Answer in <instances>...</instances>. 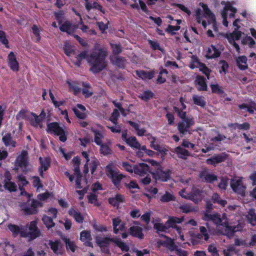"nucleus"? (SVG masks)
Returning a JSON list of instances; mask_svg holds the SVG:
<instances>
[{
    "label": "nucleus",
    "mask_w": 256,
    "mask_h": 256,
    "mask_svg": "<svg viewBox=\"0 0 256 256\" xmlns=\"http://www.w3.org/2000/svg\"><path fill=\"white\" fill-rule=\"evenodd\" d=\"M106 50L104 48H98L93 50L90 56H88V52L84 50L78 54L76 58L81 60L86 58L90 66V71L96 74L106 68Z\"/></svg>",
    "instance_id": "obj_1"
},
{
    "label": "nucleus",
    "mask_w": 256,
    "mask_h": 256,
    "mask_svg": "<svg viewBox=\"0 0 256 256\" xmlns=\"http://www.w3.org/2000/svg\"><path fill=\"white\" fill-rule=\"evenodd\" d=\"M105 172L107 176L110 180L114 186L120 190L122 188L121 183H124L127 176L122 173L112 162L106 166Z\"/></svg>",
    "instance_id": "obj_2"
},
{
    "label": "nucleus",
    "mask_w": 256,
    "mask_h": 256,
    "mask_svg": "<svg viewBox=\"0 0 256 256\" xmlns=\"http://www.w3.org/2000/svg\"><path fill=\"white\" fill-rule=\"evenodd\" d=\"M41 234L40 230L38 227L36 220L30 222L29 225L24 226V232H22V238H28L30 240H32L38 238Z\"/></svg>",
    "instance_id": "obj_3"
},
{
    "label": "nucleus",
    "mask_w": 256,
    "mask_h": 256,
    "mask_svg": "<svg viewBox=\"0 0 256 256\" xmlns=\"http://www.w3.org/2000/svg\"><path fill=\"white\" fill-rule=\"evenodd\" d=\"M194 124L193 118H187L180 122L178 124V130L180 134L184 135L188 132L190 134L189 128Z\"/></svg>",
    "instance_id": "obj_4"
},
{
    "label": "nucleus",
    "mask_w": 256,
    "mask_h": 256,
    "mask_svg": "<svg viewBox=\"0 0 256 256\" xmlns=\"http://www.w3.org/2000/svg\"><path fill=\"white\" fill-rule=\"evenodd\" d=\"M172 170L170 169H166L164 170L162 169H158L156 172H152V177L156 180H159L161 182H166L171 178Z\"/></svg>",
    "instance_id": "obj_5"
},
{
    "label": "nucleus",
    "mask_w": 256,
    "mask_h": 256,
    "mask_svg": "<svg viewBox=\"0 0 256 256\" xmlns=\"http://www.w3.org/2000/svg\"><path fill=\"white\" fill-rule=\"evenodd\" d=\"M148 139L150 142V147L158 152L162 156H164L168 153V150L160 144L156 143V138L153 136L151 134H148L147 135Z\"/></svg>",
    "instance_id": "obj_6"
},
{
    "label": "nucleus",
    "mask_w": 256,
    "mask_h": 256,
    "mask_svg": "<svg viewBox=\"0 0 256 256\" xmlns=\"http://www.w3.org/2000/svg\"><path fill=\"white\" fill-rule=\"evenodd\" d=\"M229 156L226 152H221L214 154L206 160L207 164L216 166V164L225 162Z\"/></svg>",
    "instance_id": "obj_7"
},
{
    "label": "nucleus",
    "mask_w": 256,
    "mask_h": 256,
    "mask_svg": "<svg viewBox=\"0 0 256 256\" xmlns=\"http://www.w3.org/2000/svg\"><path fill=\"white\" fill-rule=\"evenodd\" d=\"M183 220L184 218L182 217L178 218L176 216H170L166 222V224L168 229L171 228H175L177 232L180 234L182 230V228L180 226H178L176 224H180L183 222Z\"/></svg>",
    "instance_id": "obj_8"
},
{
    "label": "nucleus",
    "mask_w": 256,
    "mask_h": 256,
    "mask_svg": "<svg viewBox=\"0 0 256 256\" xmlns=\"http://www.w3.org/2000/svg\"><path fill=\"white\" fill-rule=\"evenodd\" d=\"M46 132L48 134L59 135L64 132V130L57 122H50L48 124Z\"/></svg>",
    "instance_id": "obj_9"
},
{
    "label": "nucleus",
    "mask_w": 256,
    "mask_h": 256,
    "mask_svg": "<svg viewBox=\"0 0 256 256\" xmlns=\"http://www.w3.org/2000/svg\"><path fill=\"white\" fill-rule=\"evenodd\" d=\"M38 160L40 165L38 170L39 174L41 177L44 178V172L46 171L50 167L51 163L50 158L48 157L44 158L40 157Z\"/></svg>",
    "instance_id": "obj_10"
},
{
    "label": "nucleus",
    "mask_w": 256,
    "mask_h": 256,
    "mask_svg": "<svg viewBox=\"0 0 256 256\" xmlns=\"http://www.w3.org/2000/svg\"><path fill=\"white\" fill-rule=\"evenodd\" d=\"M8 64L11 70L17 72L19 70V64L16 56L13 52H10L8 56Z\"/></svg>",
    "instance_id": "obj_11"
},
{
    "label": "nucleus",
    "mask_w": 256,
    "mask_h": 256,
    "mask_svg": "<svg viewBox=\"0 0 256 256\" xmlns=\"http://www.w3.org/2000/svg\"><path fill=\"white\" fill-rule=\"evenodd\" d=\"M116 238H110L108 237H101L97 236L95 240L96 242L101 250L104 249V247H109L110 242L114 243Z\"/></svg>",
    "instance_id": "obj_12"
},
{
    "label": "nucleus",
    "mask_w": 256,
    "mask_h": 256,
    "mask_svg": "<svg viewBox=\"0 0 256 256\" xmlns=\"http://www.w3.org/2000/svg\"><path fill=\"white\" fill-rule=\"evenodd\" d=\"M16 163L20 168H26L28 164V156L26 150H23L16 158Z\"/></svg>",
    "instance_id": "obj_13"
},
{
    "label": "nucleus",
    "mask_w": 256,
    "mask_h": 256,
    "mask_svg": "<svg viewBox=\"0 0 256 256\" xmlns=\"http://www.w3.org/2000/svg\"><path fill=\"white\" fill-rule=\"evenodd\" d=\"M2 142L7 147L16 148L17 146L16 140L13 139L12 134L10 132H6L5 134H2Z\"/></svg>",
    "instance_id": "obj_14"
},
{
    "label": "nucleus",
    "mask_w": 256,
    "mask_h": 256,
    "mask_svg": "<svg viewBox=\"0 0 256 256\" xmlns=\"http://www.w3.org/2000/svg\"><path fill=\"white\" fill-rule=\"evenodd\" d=\"M220 54L221 52L215 46L211 44L206 50V57L207 59H212L219 57Z\"/></svg>",
    "instance_id": "obj_15"
},
{
    "label": "nucleus",
    "mask_w": 256,
    "mask_h": 256,
    "mask_svg": "<svg viewBox=\"0 0 256 256\" xmlns=\"http://www.w3.org/2000/svg\"><path fill=\"white\" fill-rule=\"evenodd\" d=\"M77 28L76 26H72L71 22L66 20L64 23L61 24L60 26V30L61 32H66L68 34L72 35Z\"/></svg>",
    "instance_id": "obj_16"
},
{
    "label": "nucleus",
    "mask_w": 256,
    "mask_h": 256,
    "mask_svg": "<svg viewBox=\"0 0 256 256\" xmlns=\"http://www.w3.org/2000/svg\"><path fill=\"white\" fill-rule=\"evenodd\" d=\"M150 166L144 163H140L138 165H134V172L136 174L142 176L148 174L149 172Z\"/></svg>",
    "instance_id": "obj_17"
},
{
    "label": "nucleus",
    "mask_w": 256,
    "mask_h": 256,
    "mask_svg": "<svg viewBox=\"0 0 256 256\" xmlns=\"http://www.w3.org/2000/svg\"><path fill=\"white\" fill-rule=\"evenodd\" d=\"M112 63L120 68L124 69L126 67V58L124 57L115 56L110 58Z\"/></svg>",
    "instance_id": "obj_18"
},
{
    "label": "nucleus",
    "mask_w": 256,
    "mask_h": 256,
    "mask_svg": "<svg viewBox=\"0 0 256 256\" xmlns=\"http://www.w3.org/2000/svg\"><path fill=\"white\" fill-rule=\"evenodd\" d=\"M114 232L117 234L119 230L122 231L125 229V224L118 217L112 219Z\"/></svg>",
    "instance_id": "obj_19"
},
{
    "label": "nucleus",
    "mask_w": 256,
    "mask_h": 256,
    "mask_svg": "<svg viewBox=\"0 0 256 256\" xmlns=\"http://www.w3.org/2000/svg\"><path fill=\"white\" fill-rule=\"evenodd\" d=\"M190 200L194 202L195 204H198L200 202L203 198L202 191L198 188H193L190 192Z\"/></svg>",
    "instance_id": "obj_20"
},
{
    "label": "nucleus",
    "mask_w": 256,
    "mask_h": 256,
    "mask_svg": "<svg viewBox=\"0 0 256 256\" xmlns=\"http://www.w3.org/2000/svg\"><path fill=\"white\" fill-rule=\"evenodd\" d=\"M129 232L130 235L140 239H143L144 238L142 230L140 227L132 226L129 228Z\"/></svg>",
    "instance_id": "obj_21"
},
{
    "label": "nucleus",
    "mask_w": 256,
    "mask_h": 256,
    "mask_svg": "<svg viewBox=\"0 0 256 256\" xmlns=\"http://www.w3.org/2000/svg\"><path fill=\"white\" fill-rule=\"evenodd\" d=\"M248 58L244 56H239L236 59V66L241 70H244L248 68L247 64Z\"/></svg>",
    "instance_id": "obj_22"
},
{
    "label": "nucleus",
    "mask_w": 256,
    "mask_h": 256,
    "mask_svg": "<svg viewBox=\"0 0 256 256\" xmlns=\"http://www.w3.org/2000/svg\"><path fill=\"white\" fill-rule=\"evenodd\" d=\"M8 230L12 232V236L16 237L18 234L22 237V232H24V226L20 228L19 226L14 224H9L8 226Z\"/></svg>",
    "instance_id": "obj_23"
},
{
    "label": "nucleus",
    "mask_w": 256,
    "mask_h": 256,
    "mask_svg": "<svg viewBox=\"0 0 256 256\" xmlns=\"http://www.w3.org/2000/svg\"><path fill=\"white\" fill-rule=\"evenodd\" d=\"M82 85L83 88L82 90V93L85 98H89L92 96L94 92L92 90V88L90 84L86 82H82Z\"/></svg>",
    "instance_id": "obj_24"
},
{
    "label": "nucleus",
    "mask_w": 256,
    "mask_h": 256,
    "mask_svg": "<svg viewBox=\"0 0 256 256\" xmlns=\"http://www.w3.org/2000/svg\"><path fill=\"white\" fill-rule=\"evenodd\" d=\"M136 75L142 80H152L154 76V71L146 72L144 70H136Z\"/></svg>",
    "instance_id": "obj_25"
},
{
    "label": "nucleus",
    "mask_w": 256,
    "mask_h": 256,
    "mask_svg": "<svg viewBox=\"0 0 256 256\" xmlns=\"http://www.w3.org/2000/svg\"><path fill=\"white\" fill-rule=\"evenodd\" d=\"M124 198L123 195L118 194L114 197L110 198L108 202L110 204L114 206H118L120 203L124 202Z\"/></svg>",
    "instance_id": "obj_26"
},
{
    "label": "nucleus",
    "mask_w": 256,
    "mask_h": 256,
    "mask_svg": "<svg viewBox=\"0 0 256 256\" xmlns=\"http://www.w3.org/2000/svg\"><path fill=\"white\" fill-rule=\"evenodd\" d=\"M196 82L199 86L198 90L200 91L207 90L208 86L206 82V80L204 76H197L196 77Z\"/></svg>",
    "instance_id": "obj_27"
},
{
    "label": "nucleus",
    "mask_w": 256,
    "mask_h": 256,
    "mask_svg": "<svg viewBox=\"0 0 256 256\" xmlns=\"http://www.w3.org/2000/svg\"><path fill=\"white\" fill-rule=\"evenodd\" d=\"M76 107H76L72 108V110L76 116L82 120L85 119L86 117V114L84 112H80L78 110V108H79L82 111L84 112L86 110L85 106L82 104H78Z\"/></svg>",
    "instance_id": "obj_28"
},
{
    "label": "nucleus",
    "mask_w": 256,
    "mask_h": 256,
    "mask_svg": "<svg viewBox=\"0 0 256 256\" xmlns=\"http://www.w3.org/2000/svg\"><path fill=\"white\" fill-rule=\"evenodd\" d=\"M68 214L72 216L74 220L79 224H82L84 220V218L80 212L76 211L74 208H71L68 210Z\"/></svg>",
    "instance_id": "obj_29"
},
{
    "label": "nucleus",
    "mask_w": 256,
    "mask_h": 256,
    "mask_svg": "<svg viewBox=\"0 0 256 256\" xmlns=\"http://www.w3.org/2000/svg\"><path fill=\"white\" fill-rule=\"evenodd\" d=\"M91 131L94 134V142L98 146L102 144V140L104 138L102 133L98 130L92 128Z\"/></svg>",
    "instance_id": "obj_30"
},
{
    "label": "nucleus",
    "mask_w": 256,
    "mask_h": 256,
    "mask_svg": "<svg viewBox=\"0 0 256 256\" xmlns=\"http://www.w3.org/2000/svg\"><path fill=\"white\" fill-rule=\"evenodd\" d=\"M174 152L178 154L180 158L186 160V157L190 155L188 151L180 146H177L174 149Z\"/></svg>",
    "instance_id": "obj_31"
},
{
    "label": "nucleus",
    "mask_w": 256,
    "mask_h": 256,
    "mask_svg": "<svg viewBox=\"0 0 256 256\" xmlns=\"http://www.w3.org/2000/svg\"><path fill=\"white\" fill-rule=\"evenodd\" d=\"M110 45L112 50V54L114 56H117L123 51L124 48L120 43L114 44L110 42Z\"/></svg>",
    "instance_id": "obj_32"
},
{
    "label": "nucleus",
    "mask_w": 256,
    "mask_h": 256,
    "mask_svg": "<svg viewBox=\"0 0 256 256\" xmlns=\"http://www.w3.org/2000/svg\"><path fill=\"white\" fill-rule=\"evenodd\" d=\"M230 186L232 190L238 194H242L243 192L241 181L240 180H232L230 183Z\"/></svg>",
    "instance_id": "obj_33"
},
{
    "label": "nucleus",
    "mask_w": 256,
    "mask_h": 256,
    "mask_svg": "<svg viewBox=\"0 0 256 256\" xmlns=\"http://www.w3.org/2000/svg\"><path fill=\"white\" fill-rule=\"evenodd\" d=\"M204 216L206 220H212L216 224H219L222 222L220 216L218 214H205Z\"/></svg>",
    "instance_id": "obj_34"
},
{
    "label": "nucleus",
    "mask_w": 256,
    "mask_h": 256,
    "mask_svg": "<svg viewBox=\"0 0 256 256\" xmlns=\"http://www.w3.org/2000/svg\"><path fill=\"white\" fill-rule=\"evenodd\" d=\"M194 104L196 105L204 108L206 106V102L202 96L194 94L192 96Z\"/></svg>",
    "instance_id": "obj_35"
},
{
    "label": "nucleus",
    "mask_w": 256,
    "mask_h": 256,
    "mask_svg": "<svg viewBox=\"0 0 256 256\" xmlns=\"http://www.w3.org/2000/svg\"><path fill=\"white\" fill-rule=\"evenodd\" d=\"M246 217L252 225L254 226L256 225V214L254 209H250Z\"/></svg>",
    "instance_id": "obj_36"
},
{
    "label": "nucleus",
    "mask_w": 256,
    "mask_h": 256,
    "mask_svg": "<svg viewBox=\"0 0 256 256\" xmlns=\"http://www.w3.org/2000/svg\"><path fill=\"white\" fill-rule=\"evenodd\" d=\"M126 144L130 146L134 150L140 146V143L138 141L135 136H130L126 140Z\"/></svg>",
    "instance_id": "obj_37"
},
{
    "label": "nucleus",
    "mask_w": 256,
    "mask_h": 256,
    "mask_svg": "<svg viewBox=\"0 0 256 256\" xmlns=\"http://www.w3.org/2000/svg\"><path fill=\"white\" fill-rule=\"evenodd\" d=\"M114 244L122 252H128L130 250L128 245L122 242L120 238H116L114 240Z\"/></svg>",
    "instance_id": "obj_38"
},
{
    "label": "nucleus",
    "mask_w": 256,
    "mask_h": 256,
    "mask_svg": "<svg viewBox=\"0 0 256 256\" xmlns=\"http://www.w3.org/2000/svg\"><path fill=\"white\" fill-rule=\"evenodd\" d=\"M48 244L54 254H59L58 248L60 246V242L59 240H56L54 242L52 240H49Z\"/></svg>",
    "instance_id": "obj_39"
},
{
    "label": "nucleus",
    "mask_w": 256,
    "mask_h": 256,
    "mask_svg": "<svg viewBox=\"0 0 256 256\" xmlns=\"http://www.w3.org/2000/svg\"><path fill=\"white\" fill-rule=\"evenodd\" d=\"M175 196L171 193L166 192L165 194L160 198V200L162 202H168L170 201L175 200Z\"/></svg>",
    "instance_id": "obj_40"
},
{
    "label": "nucleus",
    "mask_w": 256,
    "mask_h": 256,
    "mask_svg": "<svg viewBox=\"0 0 256 256\" xmlns=\"http://www.w3.org/2000/svg\"><path fill=\"white\" fill-rule=\"evenodd\" d=\"M42 220L46 227L48 229L54 226L55 224L53 221L52 218L50 216L44 215L42 218Z\"/></svg>",
    "instance_id": "obj_41"
},
{
    "label": "nucleus",
    "mask_w": 256,
    "mask_h": 256,
    "mask_svg": "<svg viewBox=\"0 0 256 256\" xmlns=\"http://www.w3.org/2000/svg\"><path fill=\"white\" fill-rule=\"evenodd\" d=\"M62 240L65 242L67 250L70 249L73 252H75L76 246L73 241H70L68 238L65 236L62 238Z\"/></svg>",
    "instance_id": "obj_42"
},
{
    "label": "nucleus",
    "mask_w": 256,
    "mask_h": 256,
    "mask_svg": "<svg viewBox=\"0 0 256 256\" xmlns=\"http://www.w3.org/2000/svg\"><path fill=\"white\" fill-rule=\"evenodd\" d=\"M154 94L150 90H148L144 91L142 94L139 96V98L145 102H148L150 99L154 96Z\"/></svg>",
    "instance_id": "obj_43"
},
{
    "label": "nucleus",
    "mask_w": 256,
    "mask_h": 256,
    "mask_svg": "<svg viewBox=\"0 0 256 256\" xmlns=\"http://www.w3.org/2000/svg\"><path fill=\"white\" fill-rule=\"evenodd\" d=\"M210 86L212 94L221 95L224 92L222 87L220 86L218 84H212L210 85Z\"/></svg>",
    "instance_id": "obj_44"
},
{
    "label": "nucleus",
    "mask_w": 256,
    "mask_h": 256,
    "mask_svg": "<svg viewBox=\"0 0 256 256\" xmlns=\"http://www.w3.org/2000/svg\"><path fill=\"white\" fill-rule=\"evenodd\" d=\"M4 188L6 190L10 192H15L17 190V186L15 182H8L5 180Z\"/></svg>",
    "instance_id": "obj_45"
},
{
    "label": "nucleus",
    "mask_w": 256,
    "mask_h": 256,
    "mask_svg": "<svg viewBox=\"0 0 256 256\" xmlns=\"http://www.w3.org/2000/svg\"><path fill=\"white\" fill-rule=\"evenodd\" d=\"M198 67L200 70L204 74L207 78L209 80L212 70L206 66V64L202 62H200Z\"/></svg>",
    "instance_id": "obj_46"
},
{
    "label": "nucleus",
    "mask_w": 256,
    "mask_h": 256,
    "mask_svg": "<svg viewBox=\"0 0 256 256\" xmlns=\"http://www.w3.org/2000/svg\"><path fill=\"white\" fill-rule=\"evenodd\" d=\"M212 200L214 203L218 204L222 206H224L227 203L226 200H221L220 195L217 193L213 194L212 196Z\"/></svg>",
    "instance_id": "obj_47"
},
{
    "label": "nucleus",
    "mask_w": 256,
    "mask_h": 256,
    "mask_svg": "<svg viewBox=\"0 0 256 256\" xmlns=\"http://www.w3.org/2000/svg\"><path fill=\"white\" fill-rule=\"evenodd\" d=\"M100 146V152L104 156H106L111 154L112 150L109 146L106 144H102L98 145Z\"/></svg>",
    "instance_id": "obj_48"
},
{
    "label": "nucleus",
    "mask_w": 256,
    "mask_h": 256,
    "mask_svg": "<svg viewBox=\"0 0 256 256\" xmlns=\"http://www.w3.org/2000/svg\"><path fill=\"white\" fill-rule=\"evenodd\" d=\"M80 240L85 242L87 240H92L90 232L88 230H83L80 234Z\"/></svg>",
    "instance_id": "obj_49"
},
{
    "label": "nucleus",
    "mask_w": 256,
    "mask_h": 256,
    "mask_svg": "<svg viewBox=\"0 0 256 256\" xmlns=\"http://www.w3.org/2000/svg\"><path fill=\"white\" fill-rule=\"evenodd\" d=\"M31 114L34 118V122L32 120L30 121V124L32 126L34 127H37L42 123V118L32 112H31Z\"/></svg>",
    "instance_id": "obj_50"
},
{
    "label": "nucleus",
    "mask_w": 256,
    "mask_h": 256,
    "mask_svg": "<svg viewBox=\"0 0 256 256\" xmlns=\"http://www.w3.org/2000/svg\"><path fill=\"white\" fill-rule=\"evenodd\" d=\"M120 116V113L118 110L114 109L113 112L111 114L110 120L115 125L118 124V118Z\"/></svg>",
    "instance_id": "obj_51"
},
{
    "label": "nucleus",
    "mask_w": 256,
    "mask_h": 256,
    "mask_svg": "<svg viewBox=\"0 0 256 256\" xmlns=\"http://www.w3.org/2000/svg\"><path fill=\"white\" fill-rule=\"evenodd\" d=\"M218 64L220 66L221 68L220 72L222 73L223 72L224 74H226L228 72L229 68L228 63L225 60H220L218 62Z\"/></svg>",
    "instance_id": "obj_52"
},
{
    "label": "nucleus",
    "mask_w": 256,
    "mask_h": 256,
    "mask_svg": "<svg viewBox=\"0 0 256 256\" xmlns=\"http://www.w3.org/2000/svg\"><path fill=\"white\" fill-rule=\"evenodd\" d=\"M70 88L72 89L75 94H78L82 92V89L79 88L76 82H66Z\"/></svg>",
    "instance_id": "obj_53"
},
{
    "label": "nucleus",
    "mask_w": 256,
    "mask_h": 256,
    "mask_svg": "<svg viewBox=\"0 0 256 256\" xmlns=\"http://www.w3.org/2000/svg\"><path fill=\"white\" fill-rule=\"evenodd\" d=\"M154 228L158 232H166L168 230L166 223L164 224L162 223H156Z\"/></svg>",
    "instance_id": "obj_54"
},
{
    "label": "nucleus",
    "mask_w": 256,
    "mask_h": 256,
    "mask_svg": "<svg viewBox=\"0 0 256 256\" xmlns=\"http://www.w3.org/2000/svg\"><path fill=\"white\" fill-rule=\"evenodd\" d=\"M242 42L244 44H248L250 48H254V45L256 44L254 40L250 36H248L244 38L242 40Z\"/></svg>",
    "instance_id": "obj_55"
},
{
    "label": "nucleus",
    "mask_w": 256,
    "mask_h": 256,
    "mask_svg": "<svg viewBox=\"0 0 256 256\" xmlns=\"http://www.w3.org/2000/svg\"><path fill=\"white\" fill-rule=\"evenodd\" d=\"M33 34L36 36V42H39L41 40L40 30L36 24H34L32 27Z\"/></svg>",
    "instance_id": "obj_56"
},
{
    "label": "nucleus",
    "mask_w": 256,
    "mask_h": 256,
    "mask_svg": "<svg viewBox=\"0 0 256 256\" xmlns=\"http://www.w3.org/2000/svg\"><path fill=\"white\" fill-rule=\"evenodd\" d=\"M64 51L67 56H70L74 54V50L72 46L68 44H64Z\"/></svg>",
    "instance_id": "obj_57"
},
{
    "label": "nucleus",
    "mask_w": 256,
    "mask_h": 256,
    "mask_svg": "<svg viewBox=\"0 0 256 256\" xmlns=\"http://www.w3.org/2000/svg\"><path fill=\"white\" fill-rule=\"evenodd\" d=\"M128 181H124V185L128 190L132 188L139 189L140 187L135 180H131L130 183H128Z\"/></svg>",
    "instance_id": "obj_58"
},
{
    "label": "nucleus",
    "mask_w": 256,
    "mask_h": 256,
    "mask_svg": "<svg viewBox=\"0 0 256 256\" xmlns=\"http://www.w3.org/2000/svg\"><path fill=\"white\" fill-rule=\"evenodd\" d=\"M122 168L127 172L132 173L134 172V165L132 166L128 162H124L122 164Z\"/></svg>",
    "instance_id": "obj_59"
},
{
    "label": "nucleus",
    "mask_w": 256,
    "mask_h": 256,
    "mask_svg": "<svg viewBox=\"0 0 256 256\" xmlns=\"http://www.w3.org/2000/svg\"><path fill=\"white\" fill-rule=\"evenodd\" d=\"M221 225L225 226L228 230V234L233 235L236 232V227L229 226L228 222H224L221 224Z\"/></svg>",
    "instance_id": "obj_60"
},
{
    "label": "nucleus",
    "mask_w": 256,
    "mask_h": 256,
    "mask_svg": "<svg viewBox=\"0 0 256 256\" xmlns=\"http://www.w3.org/2000/svg\"><path fill=\"white\" fill-rule=\"evenodd\" d=\"M148 42L150 44L152 48L154 50H159L161 52L164 51V49L160 46L159 43L157 41L152 40H148Z\"/></svg>",
    "instance_id": "obj_61"
},
{
    "label": "nucleus",
    "mask_w": 256,
    "mask_h": 256,
    "mask_svg": "<svg viewBox=\"0 0 256 256\" xmlns=\"http://www.w3.org/2000/svg\"><path fill=\"white\" fill-rule=\"evenodd\" d=\"M0 42L4 44L6 48H9L8 41L6 37V33L0 30Z\"/></svg>",
    "instance_id": "obj_62"
},
{
    "label": "nucleus",
    "mask_w": 256,
    "mask_h": 256,
    "mask_svg": "<svg viewBox=\"0 0 256 256\" xmlns=\"http://www.w3.org/2000/svg\"><path fill=\"white\" fill-rule=\"evenodd\" d=\"M33 182L32 184L34 188H36L37 189L42 188L43 186L41 182L40 178L38 176H34L32 177Z\"/></svg>",
    "instance_id": "obj_63"
},
{
    "label": "nucleus",
    "mask_w": 256,
    "mask_h": 256,
    "mask_svg": "<svg viewBox=\"0 0 256 256\" xmlns=\"http://www.w3.org/2000/svg\"><path fill=\"white\" fill-rule=\"evenodd\" d=\"M247 111L250 114H254V111L256 112V103L255 102L250 100L248 102Z\"/></svg>",
    "instance_id": "obj_64"
}]
</instances>
